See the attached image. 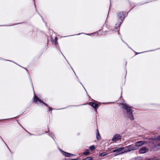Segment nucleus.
<instances>
[{
  "label": "nucleus",
  "mask_w": 160,
  "mask_h": 160,
  "mask_svg": "<svg viewBox=\"0 0 160 160\" xmlns=\"http://www.w3.org/2000/svg\"><path fill=\"white\" fill-rule=\"evenodd\" d=\"M8 119H0V120H8Z\"/></svg>",
  "instance_id": "obj_29"
},
{
  "label": "nucleus",
  "mask_w": 160,
  "mask_h": 160,
  "mask_svg": "<svg viewBox=\"0 0 160 160\" xmlns=\"http://www.w3.org/2000/svg\"><path fill=\"white\" fill-rule=\"evenodd\" d=\"M61 54H62V56H64V55H63V54H62V53H61Z\"/></svg>",
  "instance_id": "obj_41"
},
{
  "label": "nucleus",
  "mask_w": 160,
  "mask_h": 160,
  "mask_svg": "<svg viewBox=\"0 0 160 160\" xmlns=\"http://www.w3.org/2000/svg\"><path fill=\"white\" fill-rule=\"evenodd\" d=\"M124 149L123 147H121L118 148H117L115 149L113 151V152H117V154H122L123 153H125L124 152V151L123 152H122V150Z\"/></svg>",
  "instance_id": "obj_6"
},
{
  "label": "nucleus",
  "mask_w": 160,
  "mask_h": 160,
  "mask_svg": "<svg viewBox=\"0 0 160 160\" xmlns=\"http://www.w3.org/2000/svg\"><path fill=\"white\" fill-rule=\"evenodd\" d=\"M97 133H96V138L98 140H99L101 138V137L99 133V132L98 130V129L96 130Z\"/></svg>",
  "instance_id": "obj_10"
},
{
  "label": "nucleus",
  "mask_w": 160,
  "mask_h": 160,
  "mask_svg": "<svg viewBox=\"0 0 160 160\" xmlns=\"http://www.w3.org/2000/svg\"><path fill=\"white\" fill-rule=\"evenodd\" d=\"M117 15L118 18L120 19L118 20L117 23L116 24L115 29L117 28L118 27H119L122 23L123 20L125 18V12H122L117 13Z\"/></svg>",
  "instance_id": "obj_2"
},
{
  "label": "nucleus",
  "mask_w": 160,
  "mask_h": 160,
  "mask_svg": "<svg viewBox=\"0 0 160 160\" xmlns=\"http://www.w3.org/2000/svg\"><path fill=\"white\" fill-rule=\"evenodd\" d=\"M0 60H3L5 61H10V62H12V61H10V60H6V59H4L3 58H0Z\"/></svg>",
  "instance_id": "obj_25"
},
{
  "label": "nucleus",
  "mask_w": 160,
  "mask_h": 160,
  "mask_svg": "<svg viewBox=\"0 0 160 160\" xmlns=\"http://www.w3.org/2000/svg\"><path fill=\"white\" fill-rule=\"evenodd\" d=\"M61 54H62V56H64V55H63V54H62V53H61Z\"/></svg>",
  "instance_id": "obj_38"
},
{
  "label": "nucleus",
  "mask_w": 160,
  "mask_h": 160,
  "mask_svg": "<svg viewBox=\"0 0 160 160\" xmlns=\"http://www.w3.org/2000/svg\"><path fill=\"white\" fill-rule=\"evenodd\" d=\"M155 147L158 149H160V143L155 145Z\"/></svg>",
  "instance_id": "obj_21"
},
{
  "label": "nucleus",
  "mask_w": 160,
  "mask_h": 160,
  "mask_svg": "<svg viewBox=\"0 0 160 160\" xmlns=\"http://www.w3.org/2000/svg\"><path fill=\"white\" fill-rule=\"evenodd\" d=\"M89 105L92 106L94 109L96 111H97V109L98 108V104L97 103L90 102H89Z\"/></svg>",
  "instance_id": "obj_8"
},
{
  "label": "nucleus",
  "mask_w": 160,
  "mask_h": 160,
  "mask_svg": "<svg viewBox=\"0 0 160 160\" xmlns=\"http://www.w3.org/2000/svg\"><path fill=\"white\" fill-rule=\"evenodd\" d=\"M61 54H62V56H64V55H63V54H62V53H61Z\"/></svg>",
  "instance_id": "obj_37"
},
{
  "label": "nucleus",
  "mask_w": 160,
  "mask_h": 160,
  "mask_svg": "<svg viewBox=\"0 0 160 160\" xmlns=\"http://www.w3.org/2000/svg\"><path fill=\"white\" fill-rule=\"evenodd\" d=\"M22 23V22H21V23H20L16 24H21V23Z\"/></svg>",
  "instance_id": "obj_32"
},
{
  "label": "nucleus",
  "mask_w": 160,
  "mask_h": 160,
  "mask_svg": "<svg viewBox=\"0 0 160 160\" xmlns=\"http://www.w3.org/2000/svg\"><path fill=\"white\" fill-rule=\"evenodd\" d=\"M34 5H35V7L36 8V5L35 4H34Z\"/></svg>",
  "instance_id": "obj_44"
},
{
  "label": "nucleus",
  "mask_w": 160,
  "mask_h": 160,
  "mask_svg": "<svg viewBox=\"0 0 160 160\" xmlns=\"http://www.w3.org/2000/svg\"><path fill=\"white\" fill-rule=\"evenodd\" d=\"M61 54H62V56H64V55H63V54H62V53H61Z\"/></svg>",
  "instance_id": "obj_40"
},
{
  "label": "nucleus",
  "mask_w": 160,
  "mask_h": 160,
  "mask_svg": "<svg viewBox=\"0 0 160 160\" xmlns=\"http://www.w3.org/2000/svg\"><path fill=\"white\" fill-rule=\"evenodd\" d=\"M81 34H86V35H90V34H92V33H91V34H87V33H79L78 34H75V35H70V36H74V35H80Z\"/></svg>",
  "instance_id": "obj_17"
},
{
  "label": "nucleus",
  "mask_w": 160,
  "mask_h": 160,
  "mask_svg": "<svg viewBox=\"0 0 160 160\" xmlns=\"http://www.w3.org/2000/svg\"><path fill=\"white\" fill-rule=\"evenodd\" d=\"M89 154V152L88 150H87L86 151L83 152V154L85 155H88Z\"/></svg>",
  "instance_id": "obj_18"
},
{
  "label": "nucleus",
  "mask_w": 160,
  "mask_h": 160,
  "mask_svg": "<svg viewBox=\"0 0 160 160\" xmlns=\"http://www.w3.org/2000/svg\"><path fill=\"white\" fill-rule=\"evenodd\" d=\"M141 53V52L138 53H137V54H139V53Z\"/></svg>",
  "instance_id": "obj_43"
},
{
  "label": "nucleus",
  "mask_w": 160,
  "mask_h": 160,
  "mask_svg": "<svg viewBox=\"0 0 160 160\" xmlns=\"http://www.w3.org/2000/svg\"><path fill=\"white\" fill-rule=\"evenodd\" d=\"M82 160H93V159L92 157H87L86 158L83 159Z\"/></svg>",
  "instance_id": "obj_16"
},
{
  "label": "nucleus",
  "mask_w": 160,
  "mask_h": 160,
  "mask_svg": "<svg viewBox=\"0 0 160 160\" xmlns=\"http://www.w3.org/2000/svg\"><path fill=\"white\" fill-rule=\"evenodd\" d=\"M115 31V30H114L112 29H111L109 31H106V32H107V33H106L107 34H111L112 33H114V32Z\"/></svg>",
  "instance_id": "obj_11"
},
{
  "label": "nucleus",
  "mask_w": 160,
  "mask_h": 160,
  "mask_svg": "<svg viewBox=\"0 0 160 160\" xmlns=\"http://www.w3.org/2000/svg\"><path fill=\"white\" fill-rule=\"evenodd\" d=\"M147 3L146 2H144V3H143L141 4H140V5H142V4H144V3Z\"/></svg>",
  "instance_id": "obj_33"
},
{
  "label": "nucleus",
  "mask_w": 160,
  "mask_h": 160,
  "mask_svg": "<svg viewBox=\"0 0 160 160\" xmlns=\"http://www.w3.org/2000/svg\"><path fill=\"white\" fill-rule=\"evenodd\" d=\"M33 98L35 103H36L37 104H39V103H42L48 108H50V107L48 104L43 102L42 100L40 99L37 95H34Z\"/></svg>",
  "instance_id": "obj_3"
},
{
  "label": "nucleus",
  "mask_w": 160,
  "mask_h": 160,
  "mask_svg": "<svg viewBox=\"0 0 160 160\" xmlns=\"http://www.w3.org/2000/svg\"><path fill=\"white\" fill-rule=\"evenodd\" d=\"M107 154H106L105 152H102V153H100L99 154V156L101 157H103V156H105Z\"/></svg>",
  "instance_id": "obj_19"
},
{
  "label": "nucleus",
  "mask_w": 160,
  "mask_h": 160,
  "mask_svg": "<svg viewBox=\"0 0 160 160\" xmlns=\"http://www.w3.org/2000/svg\"><path fill=\"white\" fill-rule=\"evenodd\" d=\"M153 51V50H149V51Z\"/></svg>",
  "instance_id": "obj_35"
},
{
  "label": "nucleus",
  "mask_w": 160,
  "mask_h": 160,
  "mask_svg": "<svg viewBox=\"0 0 160 160\" xmlns=\"http://www.w3.org/2000/svg\"><path fill=\"white\" fill-rule=\"evenodd\" d=\"M16 118V117H15V118Z\"/></svg>",
  "instance_id": "obj_36"
},
{
  "label": "nucleus",
  "mask_w": 160,
  "mask_h": 160,
  "mask_svg": "<svg viewBox=\"0 0 160 160\" xmlns=\"http://www.w3.org/2000/svg\"><path fill=\"white\" fill-rule=\"evenodd\" d=\"M121 40L128 47V48H131V47H129L128 46V44L125 42L124 41H123L122 39H121Z\"/></svg>",
  "instance_id": "obj_22"
},
{
  "label": "nucleus",
  "mask_w": 160,
  "mask_h": 160,
  "mask_svg": "<svg viewBox=\"0 0 160 160\" xmlns=\"http://www.w3.org/2000/svg\"><path fill=\"white\" fill-rule=\"evenodd\" d=\"M143 159V158L141 157H137L136 160H142Z\"/></svg>",
  "instance_id": "obj_20"
},
{
  "label": "nucleus",
  "mask_w": 160,
  "mask_h": 160,
  "mask_svg": "<svg viewBox=\"0 0 160 160\" xmlns=\"http://www.w3.org/2000/svg\"><path fill=\"white\" fill-rule=\"evenodd\" d=\"M147 160H153L151 159H150L148 158V159H147Z\"/></svg>",
  "instance_id": "obj_31"
},
{
  "label": "nucleus",
  "mask_w": 160,
  "mask_h": 160,
  "mask_svg": "<svg viewBox=\"0 0 160 160\" xmlns=\"http://www.w3.org/2000/svg\"><path fill=\"white\" fill-rule=\"evenodd\" d=\"M126 70V72L127 73V70Z\"/></svg>",
  "instance_id": "obj_48"
},
{
  "label": "nucleus",
  "mask_w": 160,
  "mask_h": 160,
  "mask_svg": "<svg viewBox=\"0 0 160 160\" xmlns=\"http://www.w3.org/2000/svg\"><path fill=\"white\" fill-rule=\"evenodd\" d=\"M148 149L147 148L143 147L141 148L139 151V152L141 154H144L148 152Z\"/></svg>",
  "instance_id": "obj_7"
},
{
  "label": "nucleus",
  "mask_w": 160,
  "mask_h": 160,
  "mask_svg": "<svg viewBox=\"0 0 160 160\" xmlns=\"http://www.w3.org/2000/svg\"><path fill=\"white\" fill-rule=\"evenodd\" d=\"M135 7V6H134L133 8H132H132H133L134 7Z\"/></svg>",
  "instance_id": "obj_42"
},
{
  "label": "nucleus",
  "mask_w": 160,
  "mask_h": 160,
  "mask_svg": "<svg viewBox=\"0 0 160 160\" xmlns=\"http://www.w3.org/2000/svg\"><path fill=\"white\" fill-rule=\"evenodd\" d=\"M28 76H29V80H30V82H31V84H32V87L33 89L34 90V88H33V87L32 82V81L31 77H30V75L28 73Z\"/></svg>",
  "instance_id": "obj_14"
},
{
  "label": "nucleus",
  "mask_w": 160,
  "mask_h": 160,
  "mask_svg": "<svg viewBox=\"0 0 160 160\" xmlns=\"http://www.w3.org/2000/svg\"><path fill=\"white\" fill-rule=\"evenodd\" d=\"M108 14H109V12H108Z\"/></svg>",
  "instance_id": "obj_47"
},
{
  "label": "nucleus",
  "mask_w": 160,
  "mask_h": 160,
  "mask_svg": "<svg viewBox=\"0 0 160 160\" xmlns=\"http://www.w3.org/2000/svg\"><path fill=\"white\" fill-rule=\"evenodd\" d=\"M61 54H62V56H64V55H63V54H62V53H61Z\"/></svg>",
  "instance_id": "obj_39"
},
{
  "label": "nucleus",
  "mask_w": 160,
  "mask_h": 160,
  "mask_svg": "<svg viewBox=\"0 0 160 160\" xmlns=\"http://www.w3.org/2000/svg\"><path fill=\"white\" fill-rule=\"evenodd\" d=\"M151 139L152 140H160V135L158 137H154L152 138Z\"/></svg>",
  "instance_id": "obj_13"
},
{
  "label": "nucleus",
  "mask_w": 160,
  "mask_h": 160,
  "mask_svg": "<svg viewBox=\"0 0 160 160\" xmlns=\"http://www.w3.org/2000/svg\"><path fill=\"white\" fill-rule=\"evenodd\" d=\"M84 104H81V105H78V106H77V105H73V106H75V107H79V106H81V105H83Z\"/></svg>",
  "instance_id": "obj_26"
},
{
  "label": "nucleus",
  "mask_w": 160,
  "mask_h": 160,
  "mask_svg": "<svg viewBox=\"0 0 160 160\" xmlns=\"http://www.w3.org/2000/svg\"><path fill=\"white\" fill-rule=\"evenodd\" d=\"M145 143V141H140L136 142L134 145L136 148H137V150L139 148V147H141Z\"/></svg>",
  "instance_id": "obj_5"
},
{
  "label": "nucleus",
  "mask_w": 160,
  "mask_h": 160,
  "mask_svg": "<svg viewBox=\"0 0 160 160\" xmlns=\"http://www.w3.org/2000/svg\"><path fill=\"white\" fill-rule=\"evenodd\" d=\"M78 160V159L77 158V159H71V160Z\"/></svg>",
  "instance_id": "obj_30"
},
{
  "label": "nucleus",
  "mask_w": 160,
  "mask_h": 160,
  "mask_svg": "<svg viewBox=\"0 0 160 160\" xmlns=\"http://www.w3.org/2000/svg\"><path fill=\"white\" fill-rule=\"evenodd\" d=\"M67 62H68V64H69V65L70 66V67H71V68H72V70H73V71L74 72V73L75 74V75H76V76L77 78H78V77L77 76V75H76V74H75V72H74V70H73V68H72V67L71 66V65H70V64H69V62H68V61H67Z\"/></svg>",
  "instance_id": "obj_24"
},
{
  "label": "nucleus",
  "mask_w": 160,
  "mask_h": 160,
  "mask_svg": "<svg viewBox=\"0 0 160 160\" xmlns=\"http://www.w3.org/2000/svg\"><path fill=\"white\" fill-rule=\"evenodd\" d=\"M121 105L122 108L126 110L127 116L128 118L130 120H134V118L133 115V112L132 109V107L124 103H122Z\"/></svg>",
  "instance_id": "obj_1"
},
{
  "label": "nucleus",
  "mask_w": 160,
  "mask_h": 160,
  "mask_svg": "<svg viewBox=\"0 0 160 160\" xmlns=\"http://www.w3.org/2000/svg\"><path fill=\"white\" fill-rule=\"evenodd\" d=\"M58 49L60 50V51L61 52L60 48L59 47Z\"/></svg>",
  "instance_id": "obj_34"
},
{
  "label": "nucleus",
  "mask_w": 160,
  "mask_h": 160,
  "mask_svg": "<svg viewBox=\"0 0 160 160\" xmlns=\"http://www.w3.org/2000/svg\"><path fill=\"white\" fill-rule=\"evenodd\" d=\"M80 84L82 85V86H83V88H84V90H85V91L87 92V91H86V90L85 89V88L84 87H83V85H82V83L81 82H80Z\"/></svg>",
  "instance_id": "obj_28"
},
{
  "label": "nucleus",
  "mask_w": 160,
  "mask_h": 160,
  "mask_svg": "<svg viewBox=\"0 0 160 160\" xmlns=\"http://www.w3.org/2000/svg\"><path fill=\"white\" fill-rule=\"evenodd\" d=\"M25 69L26 70H27V69H26V68H25Z\"/></svg>",
  "instance_id": "obj_46"
},
{
  "label": "nucleus",
  "mask_w": 160,
  "mask_h": 160,
  "mask_svg": "<svg viewBox=\"0 0 160 160\" xmlns=\"http://www.w3.org/2000/svg\"><path fill=\"white\" fill-rule=\"evenodd\" d=\"M118 33L119 34V31H118Z\"/></svg>",
  "instance_id": "obj_45"
},
{
  "label": "nucleus",
  "mask_w": 160,
  "mask_h": 160,
  "mask_svg": "<svg viewBox=\"0 0 160 160\" xmlns=\"http://www.w3.org/2000/svg\"><path fill=\"white\" fill-rule=\"evenodd\" d=\"M58 39V38L57 37H55L54 39L53 40V42L55 43V44L56 45V46L57 45H58V43L57 42V40Z\"/></svg>",
  "instance_id": "obj_15"
},
{
  "label": "nucleus",
  "mask_w": 160,
  "mask_h": 160,
  "mask_svg": "<svg viewBox=\"0 0 160 160\" xmlns=\"http://www.w3.org/2000/svg\"><path fill=\"white\" fill-rule=\"evenodd\" d=\"M121 138V136L118 134H116L114 135L112 139V141L116 142L120 140Z\"/></svg>",
  "instance_id": "obj_9"
},
{
  "label": "nucleus",
  "mask_w": 160,
  "mask_h": 160,
  "mask_svg": "<svg viewBox=\"0 0 160 160\" xmlns=\"http://www.w3.org/2000/svg\"><path fill=\"white\" fill-rule=\"evenodd\" d=\"M137 150L135 145H131L126 147L124 150V152H130L132 151L135 150Z\"/></svg>",
  "instance_id": "obj_4"
},
{
  "label": "nucleus",
  "mask_w": 160,
  "mask_h": 160,
  "mask_svg": "<svg viewBox=\"0 0 160 160\" xmlns=\"http://www.w3.org/2000/svg\"><path fill=\"white\" fill-rule=\"evenodd\" d=\"M95 148L94 146H91L90 147V149L92 151Z\"/></svg>",
  "instance_id": "obj_23"
},
{
  "label": "nucleus",
  "mask_w": 160,
  "mask_h": 160,
  "mask_svg": "<svg viewBox=\"0 0 160 160\" xmlns=\"http://www.w3.org/2000/svg\"><path fill=\"white\" fill-rule=\"evenodd\" d=\"M48 108V112H49L50 111H51V108L50 107L49 108Z\"/></svg>",
  "instance_id": "obj_27"
},
{
  "label": "nucleus",
  "mask_w": 160,
  "mask_h": 160,
  "mask_svg": "<svg viewBox=\"0 0 160 160\" xmlns=\"http://www.w3.org/2000/svg\"><path fill=\"white\" fill-rule=\"evenodd\" d=\"M63 155L66 157H70L71 156H73L74 155L73 154L65 152H64Z\"/></svg>",
  "instance_id": "obj_12"
}]
</instances>
